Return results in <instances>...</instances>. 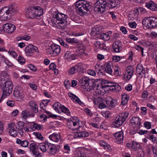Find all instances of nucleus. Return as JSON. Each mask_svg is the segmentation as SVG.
<instances>
[{
    "label": "nucleus",
    "mask_w": 157,
    "mask_h": 157,
    "mask_svg": "<svg viewBox=\"0 0 157 157\" xmlns=\"http://www.w3.org/2000/svg\"><path fill=\"white\" fill-rule=\"evenodd\" d=\"M98 31L99 30L98 28H93L91 30V34L93 36H94L97 34Z\"/></svg>",
    "instance_id": "obj_49"
},
{
    "label": "nucleus",
    "mask_w": 157,
    "mask_h": 157,
    "mask_svg": "<svg viewBox=\"0 0 157 157\" xmlns=\"http://www.w3.org/2000/svg\"><path fill=\"white\" fill-rule=\"evenodd\" d=\"M28 67H29L30 70L34 71H36L37 70V68L35 66L32 64H29L28 65Z\"/></svg>",
    "instance_id": "obj_58"
},
{
    "label": "nucleus",
    "mask_w": 157,
    "mask_h": 157,
    "mask_svg": "<svg viewBox=\"0 0 157 157\" xmlns=\"http://www.w3.org/2000/svg\"><path fill=\"white\" fill-rule=\"evenodd\" d=\"M89 135V134L88 132L82 131L81 132H79V138H83L86 137H87Z\"/></svg>",
    "instance_id": "obj_45"
},
{
    "label": "nucleus",
    "mask_w": 157,
    "mask_h": 157,
    "mask_svg": "<svg viewBox=\"0 0 157 157\" xmlns=\"http://www.w3.org/2000/svg\"><path fill=\"white\" fill-rule=\"evenodd\" d=\"M60 135L57 133H53L52 135H51L49 136V139L56 142H57L59 141L60 139Z\"/></svg>",
    "instance_id": "obj_25"
},
{
    "label": "nucleus",
    "mask_w": 157,
    "mask_h": 157,
    "mask_svg": "<svg viewBox=\"0 0 157 157\" xmlns=\"http://www.w3.org/2000/svg\"><path fill=\"white\" fill-rule=\"evenodd\" d=\"M133 68L132 66H129L126 69L125 73L132 75L133 73Z\"/></svg>",
    "instance_id": "obj_39"
},
{
    "label": "nucleus",
    "mask_w": 157,
    "mask_h": 157,
    "mask_svg": "<svg viewBox=\"0 0 157 157\" xmlns=\"http://www.w3.org/2000/svg\"><path fill=\"white\" fill-rule=\"evenodd\" d=\"M114 136L115 137L116 142L120 143L122 142L124 138L123 132H120L115 133L114 134Z\"/></svg>",
    "instance_id": "obj_20"
},
{
    "label": "nucleus",
    "mask_w": 157,
    "mask_h": 157,
    "mask_svg": "<svg viewBox=\"0 0 157 157\" xmlns=\"http://www.w3.org/2000/svg\"><path fill=\"white\" fill-rule=\"evenodd\" d=\"M16 143L18 144H20L21 146L24 147H27L29 144V142L27 140L21 141L19 139H17L16 140Z\"/></svg>",
    "instance_id": "obj_28"
},
{
    "label": "nucleus",
    "mask_w": 157,
    "mask_h": 157,
    "mask_svg": "<svg viewBox=\"0 0 157 157\" xmlns=\"http://www.w3.org/2000/svg\"><path fill=\"white\" fill-rule=\"evenodd\" d=\"M33 126L34 128L37 130H40L41 128V126L39 124L34 123L33 124Z\"/></svg>",
    "instance_id": "obj_56"
},
{
    "label": "nucleus",
    "mask_w": 157,
    "mask_h": 157,
    "mask_svg": "<svg viewBox=\"0 0 157 157\" xmlns=\"http://www.w3.org/2000/svg\"><path fill=\"white\" fill-rule=\"evenodd\" d=\"M136 73L138 76L140 78L143 77L144 75H145V68L141 63L138 64L136 67Z\"/></svg>",
    "instance_id": "obj_11"
},
{
    "label": "nucleus",
    "mask_w": 157,
    "mask_h": 157,
    "mask_svg": "<svg viewBox=\"0 0 157 157\" xmlns=\"http://www.w3.org/2000/svg\"><path fill=\"white\" fill-rule=\"evenodd\" d=\"M43 9L38 6H34L27 12L28 17L31 19L36 18L38 19L40 18V17L43 14Z\"/></svg>",
    "instance_id": "obj_4"
},
{
    "label": "nucleus",
    "mask_w": 157,
    "mask_h": 157,
    "mask_svg": "<svg viewBox=\"0 0 157 157\" xmlns=\"http://www.w3.org/2000/svg\"><path fill=\"white\" fill-rule=\"evenodd\" d=\"M129 115L128 112L120 113L113 121L115 126L118 127L121 125L126 120Z\"/></svg>",
    "instance_id": "obj_8"
},
{
    "label": "nucleus",
    "mask_w": 157,
    "mask_h": 157,
    "mask_svg": "<svg viewBox=\"0 0 157 157\" xmlns=\"http://www.w3.org/2000/svg\"><path fill=\"white\" fill-rule=\"evenodd\" d=\"M9 75L7 73L5 72H2L0 74V83H4L6 82H5L9 81Z\"/></svg>",
    "instance_id": "obj_22"
},
{
    "label": "nucleus",
    "mask_w": 157,
    "mask_h": 157,
    "mask_svg": "<svg viewBox=\"0 0 157 157\" xmlns=\"http://www.w3.org/2000/svg\"><path fill=\"white\" fill-rule=\"evenodd\" d=\"M68 96L72 101L76 103H78V98L77 96L71 93H68Z\"/></svg>",
    "instance_id": "obj_32"
},
{
    "label": "nucleus",
    "mask_w": 157,
    "mask_h": 157,
    "mask_svg": "<svg viewBox=\"0 0 157 157\" xmlns=\"http://www.w3.org/2000/svg\"><path fill=\"white\" fill-rule=\"evenodd\" d=\"M6 82L0 83V86L3 91L2 96H9L12 91L13 86L10 81H7Z\"/></svg>",
    "instance_id": "obj_6"
},
{
    "label": "nucleus",
    "mask_w": 157,
    "mask_h": 157,
    "mask_svg": "<svg viewBox=\"0 0 157 157\" xmlns=\"http://www.w3.org/2000/svg\"><path fill=\"white\" fill-rule=\"evenodd\" d=\"M119 34L117 33H114L111 36V39L113 40H115L118 39L119 37Z\"/></svg>",
    "instance_id": "obj_53"
},
{
    "label": "nucleus",
    "mask_w": 157,
    "mask_h": 157,
    "mask_svg": "<svg viewBox=\"0 0 157 157\" xmlns=\"http://www.w3.org/2000/svg\"><path fill=\"white\" fill-rule=\"evenodd\" d=\"M90 8L89 4L85 1L79 0V15L83 16L87 13Z\"/></svg>",
    "instance_id": "obj_9"
},
{
    "label": "nucleus",
    "mask_w": 157,
    "mask_h": 157,
    "mask_svg": "<svg viewBox=\"0 0 157 157\" xmlns=\"http://www.w3.org/2000/svg\"><path fill=\"white\" fill-rule=\"evenodd\" d=\"M132 76V75H130L129 74L125 73L124 74V78L126 81H128L130 80Z\"/></svg>",
    "instance_id": "obj_52"
},
{
    "label": "nucleus",
    "mask_w": 157,
    "mask_h": 157,
    "mask_svg": "<svg viewBox=\"0 0 157 157\" xmlns=\"http://www.w3.org/2000/svg\"><path fill=\"white\" fill-rule=\"evenodd\" d=\"M78 65H75V67L72 68H71L69 70V72L71 74H74L76 71H78Z\"/></svg>",
    "instance_id": "obj_41"
},
{
    "label": "nucleus",
    "mask_w": 157,
    "mask_h": 157,
    "mask_svg": "<svg viewBox=\"0 0 157 157\" xmlns=\"http://www.w3.org/2000/svg\"><path fill=\"white\" fill-rule=\"evenodd\" d=\"M110 86V87L109 88H108V89L106 90V91H108L109 90H115L117 88H118V87H120L118 85H114V84H113L112 85H109Z\"/></svg>",
    "instance_id": "obj_47"
},
{
    "label": "nucleus",
    "mask_w": 157,
    "mask_h": 157,
    "mask_svg": "<svg viewBox=\"0 0 157 157\" xmlns=\"http://www.w3.org/2000/svg\"><path fill=\"white\" fill-rule=\"evenodd\" d=\"M52 14L53 17L56 19L52 22V25L54 27L60 28L61 26H59V24L63 25L67 23V15L59 13L58 11L53 12Z\"/></svg>",
    "instance_id": "obj_2"
},
{
    "label": "nucleus",
    "mask_w": 157,
    "mask_h": 157,
    "mask_svg": "<svg viewBox=\"0 0 157 157\" xmlns=\"http://www.w3.org/2000/svg\"><path fill=\"white\" fill-rule=\"evenodd\" d=\"M84 111L88 115L90 116H92V113L89 109L88 108H85L84 109Z\"/></svg>",
    "instance_id": "obj_57"
},
{
    "label": "nucleus",
    "mask_w": 157,
    "mask_h": 157,
    "mask_svg": "<svg viewBox=\"0 0 157 157\" xmlns=\"http://www.w3.org/2000/svg\"><path fill=\"white\" fill-rule=\"evenodd\" d=\"M36 146L35 143H32L30 144L29 149L32 153H35V151H38V148Z\"/></svg>",
    "instance_id": "obj_35"
},
{
    "label": "nucleus",
    "mask_w": 157,
    "mask_h": 157,
    "mask_svg": "<svg viewBox=\"0 0 157 157\" xmlns=\"http://www.w3.org/2000/svg\"><path fill=\"white\" fill-rule=\"evenodd\" d=\"M107 6L109 8H113L115 7L117 4L115 0H107Z\"/></svg>",
    "instance_id": "obj_26"
},
{
    "label": "nucleus",
    "mask_w": 157,
    "mask_h": 157,
    "mask_svg": "<svg viewBox=\"0 0 157 157\" xmlns=\"http://www.w3.org/2000/svg\"><path fill=\"white\" fill-rule=\"evenodd\" d=\"M24 125V123L21 121H19L17 123V126L16 128L17 129H21V131L22 130V129L23 128V126Z\"/></svg>",
    "instance_id": "obj_43"
},
{
    "label": "nucleus",
    "mask_w": 157,
    "mask_h": 157,
    "mask_svg": "<svg viewBox=\"0 0 157 157\" xmlns=\"http://www.w3.org/2000/svg\"><path fill=\"white\" fill-rule=\"evenodd\" d=\"M3 29L5 31L9 33L13 32L16 29L15 25L11 24H6L3 25Z\"/></svg>",
    "instance_id": "obj_12"
},
{
    "label": "nucleus",
    "mask_w": 157,
    "mask_h": 157,
    "mask_svg": "<svg viewBox=\"0 0 157 157\" xmlns=\"http://www.w3.org/2000/svg\"><path fill=\"white\" fill-rule=\"evenodd\" d=\"M59 42L60 44L64 47L66 48H68V45L63 40H59Z\"/></svg>",
    "instance_id": "obj_59"
},
{
    "label": "nucleus",
    "mask_w": 157,
    "mask_h": 157,
    "mask_svg": "<svg viewBox=\"0 0 157 157\" xmlns=\"http://www.w3.org/2000/svg\"><path fill=\"white\" fill-rule=\"evenodd\" d=\"M49 153L52 155H55L56 153L57 150L56 146L54 144L48 143L47 145Z\"/></svg>",
    "instance_id": "obj_15"
},
{
    "label": "nucleus",
    "mask_w": 157,
    "mask_h": 157,
    "mask_svg": "<svg viewBox=\"0 0 157 157\" xmlns=\"http://www.w3.org/2000/svg\"><path fill=\"white\" fill-rule=\"evenodd\" d=\"M78 55L77 54H75L71 55L70 57V59L72 60H75L76 59H78Z\"/></svg>",
    "instance_id": "obj_61"
},
{
    "label": "nucleus",
    "mask_w": 157,
    "mask_h": 157,
    "mask_svg": "<svg viewBox=\"0 0 157 157\" xmlns=\"http://www.w3.org/2000/svg\"><path fill=\"white\" fill-rule=\"evenodd\" d=\"M142 98L146 99L148 96V92L146 90H144L142 94Z\"/></svg>",
    "instance_id": "obj_64"
},
{
    "label": "nucleus",
    "mask_w": 157,
    "mask_h": 157,
    "mask_svg": "<svg viewBox=\"0 0 157 157\" xmlns=\"http://www.w3.org/2000/svg\"><path fill=\"white\" fill-rule=\"evenodd\" d=\"M16 12L15 6L10 5L8 7H5L0 11V19L5 21L9 19L14 13Z\"/></svg>",
    "instance_id": "obj_3"
},
{
    "label": "nucleus",
    "mask_w": 157,
    "mask_h": 157,
    "mask_svg": "<svg viewBox=\"0 0 157 157\" xmlns=\"http://www.w3.org/2000/svg\"><path fill=\"white\" fill-rule=\"evenodd\" d=\"M144 28H153L157 27V18L154 17H150L144 18L142 21Z\"/></svg>",
    "instance_id": "obj_7"
},
{
    "label": "nucleus",
    "mask_w": 157,
    "mask_h": 157,
    "mask_svg": "<svg viewBox=\"0 0 157 157\" xmlns=\"http://www.w3.org/2000/svg\"><path fill=\"white\" fill-rule=\"evenodd\" d=\"M8 126L10 128L9 133L10 135L14 137H16L17 135V131L15 129V124L13 122H12L8 124Z\"/></svg>",
    "instance_id": "obj_14"
},
{
    "label": "nucleus",
    "mask_w": 157,
    "mask_h": 157,
    "mask_svg": "<svg viewBox=\"0 0 157 157\" xmlns=\"http://www.w3.org/2000/svg\"><path fill=\"white\" fill-rule=\"evenodd\" d=\"M65 24H64L63 25L59 24V26H61V27L60 28H58L59 29H61L60 32L61 35H63L64 32H67V28L66 27V26H64Z\"/></svg>",
    "instance_id": "obj_42"
},
{
    "label": "nucleus",
    "mask_w": 157,
    "mask_h": 157,
    "mask_svg": "<svg viewBox=\"0 0 157 157\" xmlns=\"http://www.w3.org/2000/svg\"><path fill=\"white\" fill-rule=\"evenodd\" d=\"M100 80L96 79L94 80V79H91L88 78L86 77L81 78L79 80V83L80 84V86L81 87L83 88V89H86L87 87V88H90V90H93L94 88H96L97 90L96 92L98 94H101V91L99 89L100 91L98 89L99 87V82H100Z\"/></svg>",
    "instance_id": "obj_1"
},
{
    "label": "nucleus",
    "mask_w": 157,
    "mask_h": 157,
    "mask_svg": "<svg viewBox=\"0 0 157 157\" xmlns=\"http://www.w3.org/2000/svg\"><path fill=\"white\" fill-rule=\"evenodd\" d=\"M145 6L152 11L157 10V6L152 1H150L146 2Z\"/></svg>",
    "instance_id": "obj_18"
},
{
    "label": "nucleus",
    "mask_w": 157,
    "mask_h": 157,
    "mask_svg": "<svg viewBox=\"0 0 157 157\" xmlns=\"http://www.w3.org/2000/svg\"><path fill=\"white\" fill-rule=\"evenodd\" d=\"M33 134L35 136L37 139L40 140L43 139V137L40 133L34 132H33Z\"/></svg>",
    "instance_id": "obj_51"
},
{
    "label": "nucleus",
    "mask_w": 157,
    "mask_h": 157,
    "mask_svg": "<svg viewBox=\"0 0 157 157\" xmlns=\"http://www.w3.org/2000/svg\"><path fill=\"white\" fill-rule=\"evenodd\" d=\"M112 48L114 52L116 53L121 52L122 50V44L120 41H117L114 42L112 45Z\"/></svg>",
    "instance_id": "obj_13"
},
{
    "label": "nucleus",
    "mask_w": 157,
    "mask_h": 157,
    "mask_svg": "<svg viewBox=\"0 0 157 157\" xmlns=\"http://www.w3.org/2000/svg\"><path fill=\"white\" fill-rule=\"evenodd\" d=\"M132 149L134 151H136L137 149L140 148V145L139 143L133 141L132 144Z\"/></svg>",
    "instance_id": "obj_34"
},
{
    "label": "nucleus",
    "mask_w": 157,
    "mask_h": 157,
    "mask_svg": "<svg viewBox=\"0 0 157 157\" xmlns=\"http://www.w3.org/2000/svg\"><path fill=\"white\" fill-rule=\"evenodd\" d=\"M48 144V142H46L45 143H41L39 145V149L43 152H45L48 150V147L47 146V144Z\"/></svg>",
    "instance_id": "obj_31"
},
{
    "label": "nucleus",
    "mask_w": 157,
    "mask_h": 157,
    "mask_svg": "<svg viewBox=\"0 0 157 157\" xmlns=\"http://www.w3.org/2000/svg\"><path fill=\"white\" fill-rule=\"evenodd\" d=\"M63 105L60 104L59 102H56L53 105V109L56 111L59 112V109H61V107Z\"/></svg>",
    "instance_id": "obj_37"
},
{
    "label": "nucleus",
    "mask_w": 157,
    "mask_h": 157,
    "mask_svg": "<svg viewBox=\"0 0 157 157\" xmlns=\"http://www.w3.org/2000/svg\"><path fill=\"white\" fill-rule=\"evenodd\" d=\"M21 116L23 118L25 119L26 118L29 117H34V114L30 112L29 109H26L22 111Z\"/></svg>",
    "instance_id": "obj_23"
},
{
    "label": "nucleus",
    "mask_w": 157,
    "mask_h": 157,
    "mask_svg": "<svg viewBox=\"0 0 157 157\" xmlns=\"http://www.w3.org/2000/svg\"><path fill=\"white\" fill-rule=\"evenodd\" d=\"M128 96L125 94L122 95V101L121 104L123 105H126L127 103L128 99Z\"/></svg>",
    "instance_id": "obj_30"
},
{
    "label": "nucleus",
    "mask_w": 157,
    "mask_h": 157,
    "mask_svg": "<svg viewBox=\"0 0 157 157\" xmlns=\"http://www.w3.org/2000/svg\"><path fill=\"white\" fill-rule=\"evenodd\" d=\"M51 49H49V51L50 50L52 52V54L54 56H56L58 54L60 51V46L58 45L52 44L51 46Z\"/></svg>",
    "instance_id": "obj_17"
},
{
    "label": "nucleus",
    "mask_w": 157,
    "mask_h": 157,
    "mask_svg": "<svg viewBox=\"0 0 157 157\" xmlns=\"http://www.w3.org/2000/svg\"><path fill=\"white\" fill-rule=\"evenodd\" d=\"M94 10L95 12L98 14H102L105 11L107 6L106 0H97L94 5Z\"/></svg>",
    "instance_id": "obj_5"
},
{
    "label": "nucleus",
    "mask_w": 157,
    "mask_h": 157,
    "mask_svg": "<svg viewBox=\"0 0 157 157\" xmlns=\"http://www.w3.org/2000/svg\"><path fill=\"white\" fill-rule=\"evenodd\" d=\"M18 61L21 64H23L25 62V59L20 55L18 57Z\"/></svg>",
    "instance_id": "obj_50"
},
{
    "label": "nucleus",
    "mask_w": 157,
    "mask_h": 157,
    "mask_svg": "<svg viewBox=\"0 0 157 157\" xmlns=\"http://www.w3.org/2000/svg\"><path fill=\"white\" fill-rule=\"evenodd\" d=\"M13 95L15 97H19L21 96L22 94L20 93L19 90L15 88L13 91Z\"/></svg>",
    "instance_id": "obj_44"
},
{
    "label": "nucleus",
    "mask_w": 157,
    "mask_h": 157,
    "mask_svg": "<svg viewBox=\"0 0 157 157\" xmlns=\"http://www.w3.org/2000/svg\"><path fill=\"white\" fill-rule=\"evenodd\" d=\"M136 10L138 12V13H145L146 12V10L144 9L142 7L137 8Z\"/></svg>",
    "instance_id": "obj_46"
},
{
    "label": "nucleus",
    "mask_w": 157,
    "mask_h": 157,
    "mask_svg": "<svg viewBox=\"0 0 157 157\" xmlns=\"http://www.w3.org/2000/svg\"><path fill=\"white\" fill-rule=\"evenodd\" d=\"M86 151V149L84 147H79V152L80 153L79 157H86L85 154Z\"/></svg>",
    "instance_id": "obj_33"
},
{
    "label": "nucleus",
    "mask_w": 157,
    "mask_h": 157,
    "mask_svg": "<svg viewBox=\"0 0 157 157\" xmlns=\"http://www.w3.org/2000/svg\"><path fill=\"white\" fill-rule=\"evenodd\" d=\"M7 104L8 106L10 107H13L15 103L14 101L9 100L7 102Z\"/></svg>",
    "instance_id": "obj_62"
},
{
    "label": "nucleus",
    "mask_w": 157,
    "mask_h": 157,
    "mask_svg": "<svg viewBox=\"0 0 157 157\" xmlns=\"http://www.w3.org/2000/svg\"><path fill=\"white\" fill-rule=\"evenodd\" d=\"M112 34V32L109 31L105 33H101L100 34V37L101 39L105 41H108L110 38V36Z\"/></svg>",
    "instance_id": "obj_19"
},
{
    "label": "nucleus",
    "mask_w": 157,
    "mask_h": 157,
    "mask_svg": "<svg viewBox=\"0 0 157 157\" xmlns=\"http://www.w3.org/2000/svg\"><path fill=\"white\" fill-rule=\"evenodd\" d=\"M104 84V85L101 84V87H102V89L105 88L104 90H105L106 89H108L110 87L109 85H112L114 84V83H113L112 82H110L106 80H104V81H102V84Z\"/></svg>",
    "instance_id": "obj_27"
},
{
    "label": "nucleus",
    "mask_w": 157,
    "mask_h": 157,
    "mask_svg": "<svg viewBox=\"0 0 157 157\" xmlns=\"http://www.w3.org/2000/svg\"><path fill=\"white\" fill-rule=\"evenodd\" d=\"M131 121L133 127L139 126L141 125L140 119L138 117H133Z\"/></svg>",
    "instance_id": "obj_21"
},
{
    "label": "nucleus",
    "mask_w": 157,
    "mask_h": 157,
    "mask_svg": "<svg viewBox=\"0 0 157 157\" xmlns=\"http://www.w3.org/2000/svg\"><path fill=\"white\" fill-rule=\"evenodd\" d=\"M8 53L11 56H12L14 58L16 57L17 56V55L16 52L12 50H10L8 52Z\"/></svg>",
    "instance_id": "obj_48"
},
{
    "label": "nucleus",
    "mask_w": 157,
    "mask_h": 157,
    "mask_svg": "<svg viewBox=\"0 0 157 157\" xmlns=\"http://www.w3.org/2000/svg\"><path fill=\"white\" fill-rule=\"evenodd\" d=\"M25 51L26 55L28 56H32L35 52H39L37 48L32 44H29L26 46Z\"/></svg>",
    "instance_id": "obj_10"
},
{
    "label": "nucleus",
    "mask_w": 157,
    "mask_h": 157,
    "mask_svg": "<svg viewBox=\"0 0 157 157\" xmlns=\"http://www.w3.org/2000/svg\"><path fill=\"white\" fill-rule=\"evenodd\" d=\"M45 112L46 113L48 116L47 117V118H56L57 117V116L54 115L52 114L50 112L48 111H45Z\"/></svg>",
    "instance_id": "obj_54"
},
{
    "label": "nucleus",
    "mask_w": 157,
    "mask_h": 157,
    "mask_svg": "<svg viewBox=\"0 0 157 157\" xmlns=\"http://www.w3.org/2000/svg\"><path fill=\"white\" fill-rule=\"evenodd\" d=\"M112 67H113L110 63H107L105 67V71L107 73L109 74H111L113 71L112 68Z\"/></svg>",
    "instance_id": "obj_36"
},
{
    "label": "nucleus",
    "mask_w": 157,
    "mask_h": 157,
    "mask_svg": "<svg viewBox=\"0 0 157 157\" xmlns=\"http://www.w3.org/2000/svg\"><path fill=\"white\" fill-rule=\"evenodd\" d=\"M146 138L151 140L153 143H156L157 138L154 135H149L146 136Z\"/></svg>",
    "instance_id": "obj_40"
},
{
    "label": "nucleus",
    "mask_w": 157,
    "mask_h": 157,
    "mask_svg": "<svg viewBox=\"0 0 157 157\" xmlns=\"http://www.w3.org/2000/svg\"><path fill=\"white\" fill-rule=\"evenodd\" d=\"M99 143L100 146L102 147L104 149L108 151L110 149L111 147L105 141L103 140H101L100 141Z\"/></svg>",
    "instance_id": "obj_29"
},
{
    "label": "nucleus",
    "mask_w": 157,
    "mask_h": 157,
    "mask_svg": "<svg viewBox=\"0 0 157 157\" xmlns=\"http://www.w3.org/2000/svg\"><path fill=\"white\" fill-rule=\"evenodd\" d=\"M106 103L109 106L114 107L117 105V99L109 97V100L106 101Z\"/></svg>",
    "instance_id": "obj_24"
},
{
    "label": "nucleus",
    "mask_w": 157,
    "mask_h": 157,
    "mask_svg": "<svg viewBox=\"0 0 157 157\" xmlns=\"http://www.w3.org/2000/svg\"><path fill=\"white\" fill-rule=\"evenodd\" d=\"M112 59L115 62H118L120 60V56H113L112 57Z\"/></svg>",
    "instance_id": "obj_55"
},
{
    "label": "nucleus",
    "mask_w": 157,
    "mask_h": 157,
    "mask_svg": "<svg viewBox=\"0 0 157 157\" xmlns=\"http://www.w3.org/2000/svg\"><path fill=\"white\" fill-rule=\"evenodd\" d=\"M144 127L147 129L151 128V124L150 122H144Z\"/></svg>",
    "instance_id": "obj_63"
},
{
    "label": "nucleus",
    "mask_w": 157,
    "mask_h": 157,
    "mask_svg": "<svg viewBox=\"0 0 157 157\" xmlns=\"http://www.w3.org/2000/svg\"><path fill=\"white\" fill-rule=\"evenodd\" d=\"M71 53L69 51H67L64 55V58L65 59H70V57L71 56Z\"/></svg>",
    "instance_id": "obj_60"
},
{
    "label": "nucleus",
    "mask_w": 157,
    "mask_h": 157,
    "mask_svg": "<svg viewBox=\"0 0 157 157\" xmlns=\"http://www.w3.org/2000/svg\"><path fill=\"white\" fill-rule=\"evenodd\" d=\"M86 46L85 44H79V54L81 55V58L82 59H84L86 58L87 54L85 52Z\"/></svg>",
    "instance_id": "obj_16"
},
{
    "label": "nucleus",
    "mask_w": 157,
    "mask_h": 157,
    "mask_svg": "<svg viewBox=\"0 0 157 157\" xmlns=\"http://www.w3.org/2000/svg\"><path fill=\"white\" fill-rule=\"evenodd\" d=\"M60 109L61 110L62 112L66 114L67 115L69 116L70 115V112L69 109L64 105H62V106L61 107Z\"/></svg>",
    "instance_id": "obj_38"
}]
</instances>
